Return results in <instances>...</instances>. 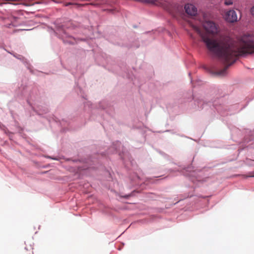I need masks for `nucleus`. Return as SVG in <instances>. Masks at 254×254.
Segmentation results:
<instances>
[{
  "label": "nucleus",
  "mask_w": 254,
  "mask_h": 254,
  "mask_svg": "<svg viewBox=\"0 0 254 254\" xmlns=\"http://www.w3.org/2000/svg\"><path fill=\"white\" fill-rule=\"evenodd\" d=\"M251 12L252 14L254 15V6L252 8Z\"/></svg>",
  "instance_id": "nucleus-6"
},
{
  "label": "nucleus",
  "mask_w": 254,
  "mask_h": 254,
  "mask_svg": "<svg viewBox=\"0 0 254 254\" xmlns=\"http://www.w3.org/2000/svg\"><path fill=\"white\" fill-rule=\"evenodd\" d=\"M202 26L204 31H202L198 26L191 25L192 29L200 36L209 51L224 63L228 64L218 72L219 75H224L229 66L236 61L237 57L254 53V35L245 34L237 41L230 39L219 41L214 39V35L218 32L215 23L206 21Z\"/></svg>",
  "instance_id": "nucleus-1"
},
{
  "label": "nucleus",
  "mask_w": 254,
  "mask_h": 254,
  "mask_svg": "<svg viewBox=\"0 0 254 254\" xmlns=\"http://www.w3.org/2000/svg\"><path fill=\"white\" fill-rule=\"evenodd\" d=\"M233 4V2L231 0H225V4L226 5H230Z\"/></svg>",
  "instance_id": "nucleus-5"
},
{
  "label": "nucleus",
  "mask_w": 254,
  "mask_h": 254,
  "mask_svg": "<svg viewBox=\"0 0 254 254\" xmlns=\"http://www.w3.org/2000/svg\"><path fill=\"white\" fill-rule=\"evenodd\" d=\"M250 177H254V175H251Z\"/></svg>",
  "instance_id": "nucleus-8"
},
{
  "label": "nucleus",
  "mask_w": 254,
  "mask_h": 254,
  "mask_svg": "<svg viewBox=\"0 0 254 254\" xmlns=\"http://www.w3.org/2000/svg\"><path fill=\"white\" fill-rule=\"evenodd\" d=\"M225 19L229 22H234L237 20L236 12L234 10L227 11L225 14Z\"/></svg>",
  "instance_id": "nucleus-2"
},
{
  "label": "nucleus",
  "mask_w": 254,
  "mask_h": 254,
  "mask_svg": "<svg viewBox=\"0 0 254 254\" xmlns=\"http://www.w3.org/2000/svg\"><path fill=\"white\" fill-rule=\"evenodd\" d=\"M29 254H33V249H32V248H31V253H30Z\"/></svg>",
  "instance_id": "nucleus-7"
},
{
  "label": "nucleus",
  "mask_w": 254,
  "mask_h": 254,
  "mask_svg": "<svg viewBox=\"0 0 254 254\" xmlns=\"http://www.w3.org/2000/svg\"><path fill=\"white\" fill-rule=\"evenodd\" d=\"M54 160H57L56 158H52Z\"/></svg>",
  "instance_id": "nucleus-9"
},
{
  "label": "nucleus",
  "mask_w": 254,
  "mask_h": 254,
  "mask_svg": "<svg viewBox=\"0 0 254 254\" xmlns=\"http://www.w3.org/2000/svg\"><path fill=\"white\" fill-rule=\"evenodd\" d=\"M185 9L188 14L191 16H194L197 13V8L192 4H186Z\"/></svg>",
  "instance_id": "nucleus-3"
},
{
  "label": "nucleus",
  "mask_w": 254,
  "mask_h": 254,
  "mask_svg": "<svg viewBox=\"0 0 254 254\" xmlns=\"http://www.w3.org/2000/svg\"><path fill=\"white\" fill-rule=\"evenodd\" d=\"M66 42L70 44H74L75 42V39L73 38L70 37H69V40H66Z\"/></svg>",
  "instance_id": "nucleus-4"
}]
</instances>
